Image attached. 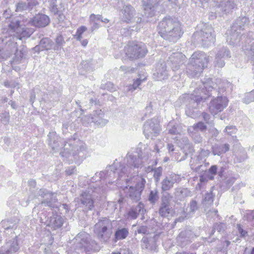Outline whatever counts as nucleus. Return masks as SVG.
<instances>
[{"label": "nucleus", "instance_id": "1", "mask_svg": "<svg viewBox=\"0 0 254 254\" xmlns=\"http://www.w3.org/2000/svg\"><path fill=\"white\" fill-rule=\"evenodd\" d=\"M232 89V84L227 81H222L221 79H216L214 83L210 79L203 83V88L195 89L193 93L185 94L183 98L186 103V114L191 118H195L197 116V108L198 104L208 97L218 92H223L227 88ZM228 104V100L226 96L218 95L216 98L211 100L209 105V110L211 114L214 115L222 111Z\"/></svg>", "mask_w": 254, "mask_h": 254}, {"label": "nucleus", "instance_id": "2", "mask_svg": "<svg viewBox=\"0 0 254 254\" xmlns=\"http://www.w3.org/2000/svg\"><path fill=\"white\" fill-rule=\"evenodd\" d=\"M148 154L142 156L140 150L129 152L125 158L126 166L118 161L106 168L104 171L106 173V179H109V183L112 184L121 180L127 182L132 177L138 173L146 164H149Z\"/></svg>", "mask_w": 254, "mask_h": 254}, {"label": "nucleus", "instance_id": "3", "mask_svg": "<svg viewBox=\"0 0 254 254\" xmlns=\"http://www.w3.org/2000/svg\"><path fill=\"white\" fill-rule=\"evenodd\" d=\"M49 144L54 152L60 150L62 147L63 151L60 152L62 157L69 158L72 155L75 161H82L86 157V146L83 142L70 139L68 142L63 143L61 137L56 132H50L48 134Z\"/></svg>", "mask_w": 254, "mask_h": 254}, {"label": "nucleus", "instance_id": "4", "mask_svg": "<svg viewBox=\"0 0 254 254\" xmlns=\"http://www.w3.org/2000/svg\"><path fill=\"white\" fill-rule=\"evenodd\" d=\"M106 173L101 171L96 173L92 178V183L85 191L82 192L78 197L74 199L76 205L79 207L91 210L94 207V201L98 195H100L105 190V186L100 187L101 181L103 180L106 183H109V179H106Z\"/></svg>", "mask_w": 254, "mask_h": 254}, {"label": "nucleus", "instance_id": "5", "mask_svg": "<svg viewBox=\"0 0 254 254\" xmlns=\"http://www.w3.org/2000/svg\"><path fill=\"white\" fill-rule=\"evenodd\" d=\"M158 28L160 36L173 43L176 42L183 34L180 22L171 17L164 18L159 23Z\"/></svg>", "mask_w": 254, "mask_h": 254}, {"label": "nucleus", "instance_id": "6", "mask_svg": "<svg viewBox=\"0 0 254 254\" xmlns=\"http://www.w3.org/2000/svg\"><path fill=\"white\" fill-rule=\"evenodd\" d=\"M209 62V57L204 52H194L190 59L189 63L186 67V72L190 77L198 76L203 69L207 67Z\"/></svg>", "mask_w": 254, "mask_h": 254}, {"label": "nucleus", "instance_id": "7", "mask_svg": "<svg viewBox=\"0 0 254 254\" xmlns=\"http://www.w3.org/2000/svg\"><path fill=\"white\" fill-rule=\"evenodd\" d=\"M23 21H21L18 18H14L11 20L8 24L9 32L12 34L13 38L22 40L23 38L29 37L34 32L33 28H24Z\"/></svg>", "mask_w": 254, "mask_h": 254}, {"label": "nucleus", "instance_id": "8", "mask_svg": "<svg viewBox=\"0 0 254 254\" xmlns=\"http://www.w3.org/2000/svg\"><path fill=\"white\" fill-rule=\"evenodd\" d=\"M94 242L92 241L88 233L81 232L74 238V249L76 253H87L92 250Z\"/></svg>", "mask_w": 254, "mask_h": 254}, {"label": "nucleus", "instance_id": "9", "mask_svg": "<svg viewBox=\"0 0 254 254\" xmlns=\"http://www.w3.org/2000/svg\"><path fill=\"white\" fill-rule=\"evenodd\" d=\"M124 50L127 57L130 59L143 58L148 52L144 43L135 42H128Z\"/></svg>", "mask_w": 254, "mask_h": 254}, {"label": "nucleus", "instance_id": "10", "mask_svg": "<svg viewBox=\"0 0 254 254\" xmlns=\"http://www.w3.org/2000/svg\"><path fill=\"white\" fill-rule=\"evenodd\" d=\"M112 223L107 218L99 220L94 227V232L98 238L103 242H107L112 234Z\"/></svg>", "mask_w": 254, "mask_h": 254}, {"label": "nucleus", "instance_id": "11", "mask_svg": "<svg viewBox=\"0 0 254 254\" xmlns=\"http://www.w3.org/2000/svg\"><path fill=\"white\" fill-rule=\"evenodd\" d=\"M228 36L227 37V42L228 44L235 46L240 44V42L241 41L243 43L245 42L246 43L248 44L249 45L252 42V39L250 37H252L254 35V33L252 32H249L248 36L246 38V35L244 34H242L240 31H232V28H231L230 30L229 31V33H227Z\"/></svg>", "mask_w": 254, "mask_h": 254}, {"label": "nucleus", "instance_id": "12", "mask_svg": "<svg viewBox=\"0 0 254 254\" xmlns=\"http://www.w3.org/2000/svg\"><path fill=\"white\" fill-rule=\"evenodd\" d=\"M161 127L157 119L153 118L146 121L143 126V133L147 139H153L160 133Z\"/></svg>", "mask_w": 254, "mask_h": 254}, {"label": "nucleus", "instance_id": "13", "mask_svg": "<svg viewBox=\"0 0 254 254\" xmlns=\"http://www.w3.org/2000/svg\"><path fill=\"white\" fill-rule=\"evenodd\" d=\"M172 196L168 193H164L161 198V203L158 213L162 217H168L173 216L174 211L170 203Z\"/></svg>", "mask_w": 254, "mask_h": 254}, {"label": "nucleus", "instance_id": "14", "mask_svg": "<svg viewBox=\"0 0 254 254\" xmlns=\"http://www.w3.org/2000/svg\"><path fill=\"white\" fill-rule=\"evenodd\" d=\"M40 222L44 223L47 226L56 229L60 228L63 224L64 219L57 214H52L50 217H47L46 214L41 213L39 214Z\"/></svg>", "mask_w": 254, "mask_h": 254}, {"label": "nucleus", "instance_id": "15", "mask_svg": "<svg viewBox=\"0 0 254 254\" xmlns=\"http://www.w3.org/2000/svg\"><path fill=\"white\" fill-rule=\"evenodd\" d=\"M145 183L146 181L144 178L141 177H138L135 186L129 187L127 193V196L134 201H139L141 198V194L144 188Z\"/></svg>", "mask_w": 254, "mask_h": 254}, {"label": "nucleus", "instance_id": "16", "mask_svg": "<svg viewBox=\"0 0 254 254\" xmlns=\"http://www.w3.org/2000/svg\"><path fill=\"white\" fill-rule=\"evenodd\" d=\"M213 29L210 25H205L204 27L198 32L204 47L210 46L214 42L215 36L213 34Z\"/></svg>", "mask_w": 254, "mask_h": 254}, {"label": "nucleus", "instance_id": "17", "mask_svg": "<svg viewBox=\"0 0 254 254\" xmlns=\"http://www.w3.org/2000/svg\"><path fill=\"white\" fill-rule=\"evenodd\" d=\"M104 113L101 110H96L93 116H87L82 118V124L87 126L90 122L101 126L106 125L108 120L104 119Z\"/></svg>", "mask_w": 254, "mask_h": 254}, {"label": "nucleus", "instance_id": "18", "mask_svg": "<svg viewBox=\"0 0 254 254\" xmlns=\"http://www.w3.org/2000/svg\"><path fill=\"white\" fill-rule=\"evenodd\" d=\"M186 61V57L182 53H173L169 57L167 64L171 66L173 71H177L183 66Z\"/></svg>", "mask_w": 254, "mask_h": 254}, {"label": "nucleus", "instance_id": "19", "mask_svg": "<svg viewBox=\"0 0 254 254\" xmlns=\"http://www.w3.org/2000/svg\"><path fill=\"white\" fill-rule=\"evenodd\" d=\"M18 237L15 236L11 240L6 241L0 248V254H14L19 249Z\"/></svg>", "mask_w": 254, "mask_h": 254}, {"label": "nucleus", "instance_id": "20", "mask_svg": "<svg viewBox=\"0 0 254 254\" xmlns=\"http://www.w3.org/2000/svg\"><path fill=\"white\" fill-rule=\"evenodd\" d=\"M216 2V8L224 14L231 12L237 8V0H214Z\"/></svg>", "mask_w": 254, "mask_h": 254}, {"label": "nucleus", "instance_id": "21", "mask_svg": "<svg viewBox=\"0 0 254 254\" xmlns=\"http://www.w3.org/2000/svg\"><path fill=\"white\" fill-rule=\"evenodd\" d=\"M160 1L161 0H143L144 15L147 17L154 16Z\"/></svg>", "mask_w": 254, "mask_h": 254}, {"label": "nucleus", "instance_id": "22", "mask_svg": "<svg viewBox=\"0 0 254 254\" xmlns=\"http://www.w3.org/2000/svg\"><path fill=\"white\" fill-rule=\"evenodd\" d=\"M50 22L49 17L44 14H38L36 15L32 19L28 21L31 25L37 27H45Z\"/></svg>", "mask_w": 254, "mask_h": 254}, {"label": "nucleus", "instance_id": "23", "mask_svg": "<svg viewBox=\"0 0 254 254\" xmlns=\"http://www.w3.org/2000/svg\"><path fill=\"white\" fill-rule=\"evenodd\" d=\"M230 51L227 48L223 47L217 53L214 61L215 66L218 67H223L225 65L224 60L230 58Z\"/></svg>", "mask_w": 254, "mask_h": 254}, {"label": "nucleus", "instance_id": "24", "mask_svg": "<svg viewBox=\"0 0 254 254\" xmlns=\"http://www.w3.org/2000/svg\"><path fill=\"white\" fill-rule=\"evenodd\" d=\"M169 71L166 69L165 63L158 64L155 71L153 73V78L156 80L161 81L167 79L169 76Z\"/></svg>", "mask_w": 254, "mask_h": 254}, {"label": "nucleus", "instance_id": "25", "mask_svg": "<svg viewBox=\"0 0 254 254\" xmlns=\"http://www.w3.org/2000/svg\"><path fill=\"white\" fill-rule=\"evenodd\" d=\"M39 196L43 198H46L44 200L42 201L41 204H45L50 207H54L55 206L54 204L56 202V198L53 197V194L51 192L48 191L45 189H40L38 192Z\"/></svg>", "mask_w": 254, "mask_h": 254}, {"label": "nucleus", "instance_id": "26", "mask_svg": "<svg viewBox=\"0 0 254 254\" xmlns=\"http://www.w3.org/2000/svg\"><path fill=\"white\" fill-rule=\"evenodd\" d=\"M192 238L191 232L187 230L182 231L177 238L178 245L181 247H184L191 242Z\"/></svg>", "mask_w": 254, "mask_h": 254}, {"label": "nucleus", "instance_id": "27", "mask_svg": "<svg viewBox=\"0 0 254 254\" xmlns=\"http://www.w3.org/2000/svg\"><path fill=\"white\" fill-rule=\"evenodd\" d=\"M249 20L246 16L240 17L235 21L232 26V31H243L249 24Z\"/></svg>", "mask_w": 254, "mask_h": 254}, {"label": "nucleus", "instance_id": "28", "mask_svg": "<svg viewBox=\"0 0 254 254\" xmlns=\"http://www.w3.org/2000/svg\"><path fill=\"white\" fill-rule=\"evenodd\" d=\"M146 211L144 208V205L139 202L136 206L132 207L128 211L127 215L129 218L131 219H135L139 214H143Z\"/></svg>", "mask_w": 254, "mask_h": 254}, {"label": "nucleus", "instance_id": "29", "mask_svg": "<svg viewBox=\"0 0 254 254\" xmlns=\"http://www.w3.org/2000/svg\"><path fill=\"white\" fill-rule=\"evenodd\" d=\"M53 45L54 43L50 39L44 38L41 40L39 44L34 47V50L37 52L44 50H49L53 49Z\"/></svg>", "mask_w": 254, "mask_h": 254}, {"label": "nucleus", "instance_id": "30", "mask_svg": "<svg viewBox=\"0 0 254 254\" xmlns=\"http://www.w3.org/2000/svg\"><path fill=\"white\" fill-rule=\"evenodd\" d=\"M123 19L124 21L127 22L130 20L135 14V10L130 4H127L123 7L122 10Z\"/></svg>", "mask_w": 254, "mask_h": 254}, {"label": "nucleus", "instance_id": "31", "mask_svg": "<svg viewBox=\"0 0 254 254\" xmlns=\"http://www.w3.org/2000/svg\"><path fill=\"white\" fill-rule=\"evenodd\" d=\"M129 235V230L126 227L118 228L115 232L114 242L126 239Z\"/></svg>", "mask_w": 254, "mask_h": 254}, {"label": "nucleus", "instance_id": "32", "mask_svg": "<svg viewBox=\"0 0 254 254\" xmlns=\"http://www.w3.org/2000/svg\"><path fill=\"white\" fill-rule=\"evenodd\" d=\"M190 194V190L186 188H178L175 189L174 195L177 200H182Z\"/></svg>", "mask_w": 254, "mask_h": 254}, {"label": "nucleus", "instance_id": "33", "mask_svg": "<svg viewBox=\"0 0 254 254\" xmlns=\"http://www.w3.org/2000/svg\"><path fill=\"white\" fill-rule=\"evenodd\" d=\"M229 150V145L224 144L221 145H215L212 147V153L214 155H221Z\"/></svg>", "mask_w": 254, "mask_h": 254}, {"label": "nucleus", "instance_id": "34", "mask_svg": "<svg viewBox=\"0 0 254 254\" xmlns=\"http://www.w3.org/2000/svg\"><path fill=\"white\" fill-rule=\"evenodd\" d=\"M188 131L190 136L195 143H199L202 141V137L199 132L194 130L193 128L188 127Z\"/></svg>", "mask_w": 254, "mask_h": 254}, {"label": "nucleus", "instance_id": "35", "mask_svg": "<svg viewBox=\"0 0 254 254\" xmlns=\"http://www.w3.org/2000/svg\"><path fill=\"white\" fill-rule=\"evenodd\" d=\"M167 130L169 133L171 134H180L182 132L180 127L177 124L173 122H170L167 126Z\"/></svg>", "mask_w": 254, "mask_h": 254}, {"label": "nucleus", "instance_id": "36", "mask_svg": "<svg viewBox=\"0 0 254 254\" xmlns=\"http://www.w3.org/2000/svg\"><path fill=\"white\" fill-rule=\"evenodd\" d=\"M159 199L158 191L157 189H154L150 191L148 196V200L150 203L154 205Z\"/></svg>", "mask_w": 254, "mask_h": 254}, {"label": "nucleus", "instance_id": "37", "mask_svg": "<svg viewBox=\"0 0 254 254\" xmlns=\"http://www.w3.org/2000/svg\"><path fill=\"white\" fill-rule=\"evenodd\" d=\"M55 42L56 44L53 45V49L55 51H61L65 44L64 38L61 35H59L56 38Z\"/></svg>", "mask_w": 254, "mask_h": 254}, {"label": "nucleus", "instance_id": "38", "mask_svg": "<svg viewBox=\"0 0 254 254\" xmlns=\"http://www.w3.org/2000/svg\"><path fill=\"white\" fill-rule=\"evenodd\" d=\"M1 227L5 230H13L16 228V226L15 223H13L9 220H2L0 223Z\"/></svg>", "mask_w": 254, "mask_h": 254}, {"label": "nucleus", "instance_id": "39", "mask_svg": "<svg viewBox=\"0 0 254 254\" xmlns=\"http://www.w3.org/2000/svg\"><path fill=\"white\" fill-rule=\"evenodd\" d=\"M54 8H55V10L53 9V6L50 7V11L53 13L55 15H58L60 18L62 19L63 15V10L64 8V5L62 3H60V5H58V4L56 5H54Z\"/></svg>", "mask_w": 254, "mask_h": 254}, {"label": "nucleus", "instance_id": "40", "mask_svg": "<svg viewBox=\"0 0 254 254\" xmlns=\"http://www.w3.org/2000/svg\"><path fill=\"white\" fill-rule=\"evenodd\" d=\"M174 185L166 177L161 182V190L163 191L170 190L173 187Z\"/></svg>", "mask_w": 254, "mask_h": 254}, {"label": "nucleus", "instance_id": "41", "mask_svg": "<svg viewBox=\"0 0 254 254\" xmlns=\"http://www.w3.org/2000/svg\"><path fill=\"white\" fill-rule=\"evenodd\" d=\"M87 30V28L85 26H81L77 28L76 33L74 35V38L77 41H81L83 33Z\"/></svg>", "mask_w": 254, "mask_h": 254}, {"label": "nucleus", "instance_id": "42", "mask_svg": "<svg viewBox=\"0 0 254 254\" xmlns=\"http://www.w3.org/2000/svg\"><path fill=\"white\" fill-rule=\"evenodd\" d=\"M203 201L205 205H210L213 203V196L212 191L205 193Z\"/></svg>", "mask_w": 254, "mask_h": 254}, {"label": "nucleus", "instance_id": "43", "mask_svg": "<svg viewBox=\"0 0 254 254\" xmlns=\"http://www.w3.org/2000/svg\"><path fill=\"white\" fill-rule=\"evenodd\" d=\"M189 128H193L194 130L197 131H198V130L203 131L206 130V126L203 122H199L194 124L193 126L189 127Z\"/></svg>", "mask_w": 254, "mask_h": 254}, {"label": "nucleus", "instance_id": "44", "mask_svg": "<svg viewBox=\"0 0 254 254\" xmlns=\"http://www.w3.org/2000/svg\"><path fill=\"white\" fill-rule=\"evenodd\" d=\"M145 79V78H144L143 79H140V78L136 79L135 81H134L132 85H130L128 87V91H130L132 92L134 90H136L140 85L141 82L144 81Z\"/></svg>", "mask_w": 254, "mask_h": 254}, {"label": "nucleus", "instance_id": "45", "mask_svg": "<svg viewBox=\"0 0 254 254\" xmlns=\"http://www.w3.org/2000/svg\"><path fill=\"white\" fill-rule=\"evenodd\" d=\"M27 2L20 1L16 4V11L29 10Z\"/></svg>", "mask_w": 254, "mask_h": 254}, {"label": "nucleus", "instance_id": "46", "mask_svg": "<svg viewBox=\"0 0 254 254\" xmlns=\"http://www.w3.org/2000/svg\"><path fill=\"white\" fill-rule=\"evenodd\" d=\"M243 102L246 104L254 102V90L246 94L243 98Z\"/></svg>", "mask_w": 254, "mask_h": 254}, {"label": "nucleus", "instance_id": "47", "mask_svg": "<svg viewBox=\"0 0 254 254\" xmlns=\"http://www.w3.org/2000/svg\"><path fill=\"white\" fill-rule=\"evenodd\" d=\"M153 177L156 183L160 181V177L162 174V168L161 167H158L153 170Z\"/></svg>", "mask_w": 254, "mask_h": 254}, {"label": "nucleus", "instance_id": "48", "mask_svg": "<svg viewBox=\"0 0 254 254\" xmlns=\"http://www.w3.org/2000/svg\"><path fill=\"white\" fill-rule=\"evenodd\" d=\"M202 116L207 124L210 125L212 127L214 126L213 120H212L211 117L208 114L203 112L202 113Z\"/></svg>", "mask_w": 254, "mask_h": 254}, {"label": "nucleus", "instance_id": "49", "mask_svg": "<svg viewBox=\"0 0 254 254\" xmlns=\"http://www.w3.org/2000/svg\"><path fill=\"white\" fill-rule=\"evenodd\" d=\"M23 56L24 54L21 51L17 50L15 54V58L13 60V62L17 64L21 63V61L22 60Z\"/></svg>", "mask_w": 254, "mask_h": 254}, {"label": "nucleus", "instance_id": "50", "mask_svg": "<svg viewBox=\"0 0 254 254\" xmlns=\"http://www.w3.org/2000/svg\"><path fill=\"white\" fill-rule=\"evenodd\" d=\"M138 233V234H146L148 233V229L146 226H138L137 230L135 231V234Z\"/></svg>", "mask_w": 254, "mask_h": 254}, {"label": "nucleus", "instance_id": "51", "mask_svg": "<svg viewBox=\"0 0 254 254\" xmlns=\"http://www.w3.org/2000/svg\"><path fill=\"white\" fill-rule=\"evenodd\" d=\"M237 130V129L236 127L233 126H227L225 129V131L230 135H232L233 134H235Z\"/></svg>", "mask_w": 254, "mask_h": 254}, {"label": "nucleus", "instance_id": "52", "mask_svg": "<svg viewBox=\"0 0 254 254\" xmlns=\"http://www.w3.org/2000/svg\"><path fill=\"white\" fill-rule=\"evenodd\" d=\"M26 2L29 10L33 9L36 6L39 4L37 0H27Z\"/></svg>", "mask_w": 254, "mask_h": 254}, {"label": "nucleus", "instance_id": "53", "mask_svg": "<svg viewBox=\"0 0 254 254\" xmlns=\"http://www.w3.org/2000/svg\"><path fill=\"white\" fill-rule=\"evenodd\" d=\"M214 229H216L218 232L221 233L224 231L226 228V225L224 223H216L214 225Z\"/></svg>", "mask_w": 254, "mask_h": 254}, {"label": "nucleus", "instance_id": "54", "mask_svg": "<svg viewBox=\"0 0 254 254\" xmlns=\"http://www.w3.org/2000/svg\"><path fill=\"white\" fill-rule=\"evenodd\" d=\"M9 117L10 116L8 112L5 111L3 113H2L1 114V122L3 124H7L9 122Z\"/></svg>", "mask_w": 254, "mask_h": 254}, {"label": "nucleus", "instance_id": "55", "mask_svg": "<svg viewBox=\"0 0 254 254\" xmlns=\"http://www.w3.org/2000/svg\"><path fill=\"white\" fill-rule=\"evenodd\" d=\"M168 179L172 182V184L174 185L175 183L179 182L180 181V176L175 174H172L170 175L169 176L167 177Z\"/></svg>", "mask_w": 254, "mask_h": 254}, {"label": "nucleus", "instance_id": "56", "mask_svg": "<svg viewBox=\"0 0 254 254\" xmlns=\"http://www.w3.org/2000/svg\"><path fill=\"white\" fill-rule=\"evenodd\" d=\"M198 208L197 203L195 200H191L190 203V212L193 213Z\"/></svg>", "mask_w": 254, "mask_h": 254}, {"label": "nucleus", "instance_id": "57", "mask_svg": "<svg viewBox=\"0 0 254 254\" xmlns=\"http://www.w3.org/2000/svg\"><path fill=\"white\" fill-rule=\"evenodd\" d=\"M152 106L151 105V104L150 103L149 104V105L147 106L145 109L144 117H149L151 115V114L152 113Z\"/></svg>", "mask_w": 254, "mask_h": 254}, {"label": "nucleus", "instance_id": "58", "mask_svg": "<svg viewBox=\"0 0 254 254\" xmlns=\"http://www.w3.org/2000/svg\"><path fill=\"white\" fill-rule=\"evenodd\" d=\"M164 146V142L163 141L159 140L158 142L155 144L154 150L157 152H159V150L162 148Z\"/></svg>", "mask_w": 254, "mask_h": 254}, {"label": "nucleus", "instance_id": "59", "mask_svg": "<svg viewBox=\"0 0 254 254\" xmlns=\"http://www.w3.org/2000/svg\"><path fill=\"white\" fill-rule=\"evenodd\" d=\"M249 60L254 65V49H251L248 54Z\"/></svg>", "mask_w": 254, "mask_h": 254}, {"label": "nucleus", "instance_id": "60", "mask_svg": "<svg viewBox=\"0 0 254 254\" xmlns=\"http://www.w3.org/2000/svg\"><path fill=\"white\" fill-rule=\"evenodd\" d=\"M101 15H95L94 14H92L90 16L89 19L90 21H96L97 20H101Z\"/></svg>", "mask_w": 254, "mask_h": 254}, {"label": "nucleus", "instance_id": "61", "mask_svg": "<svg viewBox=\"0 0 254 254\" xmlns=\"http://www.w3.org/2000/svg\"><path fill=\"white\" fill-rule=\"evenodd\" d=\"M238 231L239 234H240L241 237H244L247 234V232L244 230L240 224L237 225Z\"/></svg>", "mask_w": 254, "mask_h": 254}, {"label": "nucleus", "instance_id": "62", "mask_svg": "<svg viewBox=\"0 0 254 254\" xmlns=\"http://www.w3.org/2000/svg\"><path fill=\"white\" fill-rule=\"evenodd\" d=\"M210 154V151L208 150H204V149H201L200 153H199V156L201 158V159H202L203 158L207 157Z\"/></svg>", "mask_w": 254, "mask_h": 254}, {"label": "nucleus", "instance_id": "63", "mask_svg": "<svg viewBox=\"0 0 254 254\" xmlns=\"http://www.w3.org/2000/svg\"><path fill=\"white\" fill-rule=\"evenodd\" d=\"M217 167L216 165H213L209 169V173L213 175H215L217 173Z\"/></svg>", "mask_w": 254, "mask_h": 254}, {"label": "nucleus", "instance_id": "64", "mask_svg": "<svg viewBox=\"0 0 254 254\" xmlns=\"http://www.w3.org/2000/svg\"><path fill=\"white\" fill-rule=\"evenodd\" d=\"M247 218L249 221L254 220V210L251 211L247 214Z\"/></svg>", "mask_w": 254, "mask_h": 254}]
</instances>
